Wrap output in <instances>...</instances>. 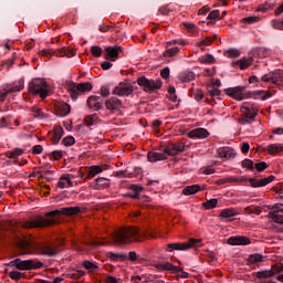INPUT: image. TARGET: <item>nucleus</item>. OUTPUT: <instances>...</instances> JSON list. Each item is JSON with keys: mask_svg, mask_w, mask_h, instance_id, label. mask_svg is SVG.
I'll use <instances>...</instances> for the list:
<instances>
[{"mask_svg": "<svg viewBox=\"0 0 283 283\" xmlns=\"http://www.w3.org/2000/svg\"><path fill=\"white\" fill-rule=\"evenodd\" d=\"M81 213V207H66L60 210H53L45 213V217H36L32 221L24 223L25 229H43L45 227H52L56 224V216H78Z\"/></svg>", "mask_w": 283, "mask_h": 283, "instance_id": "f257e3e1", "label": "nucleus"}, {"mask_svg": "<svg viewBox=\"0 0 283 283\" xmlns=\"http://www.w3.org/2000/svg\"><path fill=\"white\" fill-rule=\"evenodd\" d=\"M146 235L137 227H124L114 232L113 240L117 244H132L133 242H143Z\"/></svg>", "mask_w": 283, "mask_h": 283, "instance_id": "f03ea898", "label": "nucleus"}, {"mask_svg": "<svg viewBox=\"0 0 283 283\" xmlns=\"http://www.w3.org/2000/svg\"><path fill=\"white\" fill-rule=\"evenodd\" d=\"M241 117L239 118L240 125H251L258 116V107L251 103H243L240 108Z\"/></svg>", "mask_w": 283, "mask_h": 283, "instance_id": "7ed1b4c3", "label": "nucleus"}, {"mask_svg": "<svg viewBox=\"0 0 283 283\" xmlns=\"http://www.w3.org/2000/svg\"><path fill=\"white\" fill-rule=\"evenodd\" d=\"M94 86H92V83H74L70 82L67 84L69 94L72 98V101H78V96L81 94H86V92H92Z\"/></svg>", "mask_w": 283, "mask_h": 283, "instance_id": "20e7f679", "label": "nucleus"}, {"mask_svg": "<svg viewBox=\"0 0 283 283\" xmlns=\"http://www.w3.org/2000/svg\"><path fill=\"white\" fill-rule=\"evenodd\" d=\"M9 266H15L18 271H36V269H42L43 262L35 260L15 259L9 263Z\"/></svg>", "mask_w": 283, "mask_h": 283, "instance_id": "39448f33", "label": "nucleus"}, {"mask_svg": "<svg viewBox=\"0 0 283 283\" xmlns=\"http://www.w3.org/2000/svg\"><path fill=\"white\" fill-rule=\"evenodd\" d=\"M29 92L41 98H48V82L43 78H34L29 83Z\"/></svg>", "mask_w": 283, "mask_h": 283, "instance_id": "423d86ee", "label": "nucleus"}, {"mask_svg": "<svg viewBox=\"0 0 283 283\" xmlns=\"http://www.w3.org/2000/svg\"><path fill=\"white\" fill-rule=\"evenodd\" d=\"M200 239H189L188 242L185 243H168L166 251L168 253H174V251H189V249L200 247Z\"/></svg>", "mask_w": 283, "mask_h": 283, "instance_id": "0eeeda50", "label": "nucleus"}, {"mask_svg": "<svg viewBox=\"0 0 283 283\" xmlns=\"http://www.w3.org/2000/svg\"><path fill=\"white\" fill-rule=\"evenodd\" d=\"M261 81H263V83H272L273 85H276V87H283V70L276 69L269 74L263 75Z\"/></svg>", "mask_w": 283, "mask_h": 283, "instance_id": "6e6552de", "label": "nucleus"}, {"mask_svg": "<svg viewBox=\"0 0 283 283\" xmlns=\"http://www.w3.org/2000/svg\"><path fill=\"white\" fill-rule=\"evenodd\" d=\"M134 85H136V82H129L128 80H125L114 87L113 94L120 97L130 96V94H134Z\"/></svg>", "mask_w": 283, "mask_h": 283, "instance_id": "1a4fd4ad", "label": "nucleus"}, {"mask_svg": "<svg viewBox=\"0 0 283 283\" xmlns=\"http://www.w3.org/2000/svg\"><path fill=\"white\" fill-rule=\"evenodd\" d=\"M137 84L140 87H144L145 92H156V90H160L163 87V81L160 80H149L145 76L137 78Z\"/></svg>", "mask_w": 283, "mask_h": 283, "instance_id": "9d476101", "label": "nucleus"}, {"mask_svg": "<svg viewBox=\"0 0 283 283\" xmlns=\"http://www.w3.org/2000/svg\"><path fill=\"white\" fill-rule=\"evenodd\" d=\"M41 56H76V50L62 48L60 50L46 49L40 52Z\"/></svg>", "mask_w": 283, "mask_h": 283, "instance_id": "9b49d317", "label": "nucleus"}, {"mask_svg": "<svg viewBox=\"0 0 283 283\" xmlns=\"http://www.w3.org/2000/svg\"><path fill=\"white\" fill-rule=\"evenodd\" d=\"M269 217L277 224H283V203L272 206Z\"/></svg>", "mask_w": 283, "mask_h": 283, "instance_id": "f8f14e48", "label": "nucleus"}, {"mask_svg": "<svg viewBox=\"0 0 283 283\" xmlns=\"http://www.w3.org/2000/svg\"><path fill=\"white\" fill-rule=\"evenodd\" d=\"M245 91H247V86H237V87L226 88L224 93L228 96H231V98H234L235 101H244Z\"/></svg>", "mask_w": 283, "mask_h": 283, "instance_id": "ddd939ff", "label": "nucleus"}, {"mask_svg": "<svg viewBox=\"0 0 283 283\" xmlns=\"http://www.w3.org/2000/svg\"><path fill=\"white\" fill-rule=\"evenodd\" d=\"M105 107L112 114H116V112H120V109H123V101L118 97H109L105 101Z\"/></svg>", "mask_w": 283, "mask_h": 283, "instance_id": "4468645a", "label": "nucleus"}, {"mask_svg": "<svg viewBox=\"0 0 283 283\" xmlns=\"http://www.w3.org/2000/svg\"><path fill=\"white\" fill-rule=\"evenodd\" d=\"M86 105L91 112H101L103 109V102L101 101V96L92 95L87 98Z\"/></svg>", "mask_w": 283, "mask_h": 283, "instance_id": "2eb2a0df", "label": "nucleus"}, {"mask_svg": "<svg viewBox=\"0 0 283 283\" xmlns=\"http://www.w3.org/2000/svg\"><path fill=\"white\" fill-rule=\"evenodd\" d=\"M228 244H230L231 247H247L248 244H251V239L244 235L230 237L228 239Z\"/></svg>", "mask_w": 283, "mask_h": 283, "instance_id": "dca6fc26", "label": "nucleus"}, {"mask_svg": "<svg viewBox=\"0 0 283 283\" xmlns=\"http://www.w3.org/2000/svg\"><path fill=\"white\" fill-rule=\"evenodd\" d=\"M275 180V176L271 175L266 178L263 179H255V178H250L249 182L251 187L258 188V187H266V185H270V182H273Z\"/></svg>", "mask_w": 283, "mask_h": 283, "instance_id": "f3484780", "label": "nucleus"}, {"mask_svg": "<svg viewBox=\"0 0 283 283\" xmlns=\"http://www.w3.org/2000/svg\"><path fill=\"white\" fill-rule=\"evenodd\" d=\"M189 138H199L203 140L205 138H209V130L207 128H195L188 133Z\"/></svg>", "mask_w": 283, "mask_h": 283, "instance_id": "a211bd4d", "label": "nucleus"}, {"mask_svg": "<svg viewBox=\"0 0 283 283\" xmlns=\"http://www.w3.org/2000/svg\"><path fill=\"white\" fill-rule=\"evenodd\" d=\"M217 151L220 158H226L227 160H231V158H235V155H237L235 149L231 147H222V148H219Z\"/></svg>", "mask_w": 283, "mask_h": 283, "instance_id": "6ab92c4d", "label": "nucleus"}, {"mask_svg": "<svg viewBox=\"0 0 283 283\" xmlns=\"http://www.w3.org/2000/svg\"><path fill=\"white\" fill-rule=\"evenodd\" d=\"M65 132L63 130V126L61 125H55L53 127V133H52V137L51 140L54 145H59V143H61V138H63V134Z\"/></svg>", "mask_w": 283, "mask_h": 283, "instance_id": "aec40b11", "label": "nucleus"}, {"mask_svg": "<svg viewBox=\"0 0 283 283\" xmlns=\"http://www.w3.org/2000/svg\"><path fill=\"white\" fill-rule=\"evenodd\" d=\"M253 63V56L243 57L237 62H232V67H240V70H247L249 65Z\"/></svg>", "mask_w": 283, "mask_h": 283, "instance_id": "412c9836", "label": "nucleus"}, {"mask_svg": "<svg viewBox=\"0 0 283 283\" xmlns=\"http://www.w3.org/2000/svg\"><path fill=\"white\" fill-rule=\"evenodd\" d=\"M129 189L132 192L124 195V197L138 200L140 198V191H143V186L132 185Z\"/></svg>", "mask_w": 283, "mask_h": 283, "instance_id": "4be33fe9", "label": "nucleus"}, {"mask_svg": "<svg viewBox=\"0 0 283 283\" xmlns=\"http://www.w3.org/2000/svg\"><path fill=\"white\" fill-rule=\"evenodd\" d=\"M119 52H123V49L119 45L106 48V56H109L112 61H116V59H118Z\"/></svg>", "mask_w": 283, "mask_h": 283, "instance_id": "5701e85b", "label": "nucleus"}, {"mask_svg": "<svg viewBox=\"0 0 283 283\" xmlns=\"http://www.w3.org/2000/svg\"><path fill=\"white\" fill-rule=\"evenodd\" d=\"M7 85H10L9 92H11V94H14V92H21L25 87V80L22 77L19 81Z\"/></svg>", "mask_w": 283, "mask_h": 283, "instance_id": "b1692460", "label": "nucleus"}, {"mask_svg": "<svg viewBox=\"0 0 283 283\" xmlns=\"http://www.w3.org/2000/svg\"><path fill=\"white\" fill-rule=\"evenodd\" d=\"M74 184L72 182V179L70 178V175H62L60 177L57 187H60V189H67V187H73Z\"/></svg>", "mask_w": 283, "mask_h": 283, "instance_id": "393cba45", "label": "nucleus"}, {"mask_svg": "<svg viewBox=\"0 0 283 283\" xmlns=\"http://www.w3.org/2000/svg\"><path fill=\"white\" fill-rule=\"evenodd\" d=\"M149 163H158V160H167V155L164 153L149 151L147 156Z\"/></svg>", "mask_w": 283, "mask_h": 283, "instance_id": "a878e982", "label": "nucleus"}, {"mask_svg": "<svg viewBox=\"0 0 283 283\" xmlns=\"http://www.w3.org/2000/svg\"><path fill=\"white\" fill-rule=\"evenodd\" d=\"M140 174V168H135L134 172H129L128 170H119L115 172L117 178H134Z\"/></svg>", "mask_w": 283, "mask_h": 283, "instance_id": "bb28decb", "label": "nucleus"}, {"mask_svg": "<svg viewBox=\"0 0 283 283\" xmlns=\"http://www.w3.org/2000/svg\"><path fill=\"white\" fill-rule=\"evenodd\" d=\"M72 107L67 103H60L57 105V116L65 117L70 114Z\"/></svg>", "mask_w": 283, "mask_h": 283, "instance_id": "cd10ccee", "label": "nucleus"}, {"mask_svg": "<svg viewBox=\"0 0 283 283\" xmlns=\"http://www.w3.org/2000/svg\"><path fill=\"white\" fill-rule=\"evenodd\" d=\"M238 216V210L234 208H227L221 210L220 218H223L224 220H231V218H235Z\"/></svg>", "mask_w": 283, "mask_h": 283, "instance_id": "c85d7f7f", "label": "nucleus"}, {"mask_svg": "<svg viewBox=\"0 0 283 283\" xmlns=\"http://www.w3.org/2000/svg\"><path fill=\"white\" fill-rule=\"evenodd\" d=\"M172 44L174 42L167 43V50L163 53L164 59H172V56H176L177 52H179L180 49H178V46L169 48Z\"/></svg>", "mask_w": 283, "mask_h": 283, "instance_id": "c756f323", "label": "nucleus"}, {"mask_svg": "<svg viewBox=\"0 0 283 283\" xmlns=\"http://www.w3.org/2000/svg\"><path fill=\"white\" fill-rule=\"evenodd\" d=\"M8 94H12V91H10V84H3L2 86H0V105L6 103Z\"/></svg>", "mask_w": 283, "mask_h": 283, "instance_id": "7c9ffc66", "label": "nucleus"}, {"mask_svg": "<svg viewBox=\"0 0 283 283\" xmlns=\"http://www.w3.org/2000/svg\"><path fill=\"white\" fill-rule=\"evenodd\" d=\"M265 151L270 154V156H275V154H280V151H283V144H270Z\"/></svg>", "mask_w": 283, "mask_h": 283, "instance_id": "2f4dec72", "label": "nucleus"}, {"mask_svg": "<svg viewBox=\"0 0 283 283\" xmlns=\"http://www.w3.org/2000/svg\"><path fill=\"white\" fill-rule=\"evenodd\" d=\"M106 256L108 260H112V262H125L127 260V254H120V253H114V252H107Z\"/></svg>", "mask_w": 283, "mask_h": 283, "instance_id": "473e14b6", "label": "nucleus"}, {"mask_svg": "<svg viewBox=\"0 0 283 283\" xmlns=\"http://www.w3.org/2000/svg\"><path fill=\"white\" fill-rule=\"evenodd\" d=\"M109 187V179L99 177L95 180L94 189H107Z\"/></svg>", "mask_w": 283, "mask_h": 283, "instance_id": "72a5a7b5", "label": "nucleus"}, {"mask_svg": "<svg viewBox=\"0 0 283 283\" xmlns=\"http://www.w3.org/2000/svg\"><path fill=\"white\" fill-rule=\"evenodd\" d=\"M98 174H103V168L101 166H90L86 178L90 180V178H95Z\"/></svg>", "mask_w": 283, "mask_h": 283, "instance_id": "f704fd0d", "label": "nucleus"}, {"mask_svg": "<svg viewBox=\"0 0 283 283\" xmlns=\"http://www.w3.org/2000/svg\"><path fill=\"white\" fill-rule=\"evenodd\" d=\"M40 253H42L43 255H56V253H59V251L54 248H52L51 245L44 244L40 247Z\"/></svg>", "mask_w": 283, "mask_h": 283, "instance_id": "c9c22d12", "label": "nucleus"}, {"mask_svg": "<svg viewBox=\"0 0 283 283\" xmlns=\"http://www.w3.org/2000/svg\"><path fill=\"white\" fill-rule=\"evenodd\" d=\"M200 191V185H192V186H187L184 188L182 193L184 196H193Z\"/></svg>", "mask_w": 283, "mask_h": 283, "instance_id": "e433bc0d", "label": "nucleus"}, {"mask_svg": "<svg viewBox=\"0 0 283 283\" xmlns=\"http://www.w3.org/2000/svg\"><path fill=\"white\" fill-rule=\"evenodd\" d=\"M262 260H264V256L260 253H254V254H251L249 258H248V264L251 266L253 264H260V262H262Z\"/></svg>", "mask_w": 283, "mask_h": 283, "instance_id": "4c0bfd02", "label": "nucleus"}, {"mask_svg": "<svg viewBox=\"0 0 283 283\" xmlns=\"http://www.w3.org/2000/svg\"><path fill=\"white\" fill-rule=\"evenodd\" d=\"M31 112L34 118H39V120H43V118H48V114H45L41 108L36 106L31 107Z\"/></svg>", "mask_w": 283, "mask_h": 283, "instance_id": "58836bf2", "label": "nucleus"}, {"mask_svg": "<svg viewBox=\"0 0 283 283\" xmlns=\"http://www.w3.org/2000/svg\"><path fill=\"white\" fill-rule=\"evenodd\" d=\"M275 275V272L272 270H264L256 272V277L259 280H266V277H273Z\"/></svg>", "mask_w": 283, "mask_h": 283, "instance_id": "ea45409f", "label": "nucleus"}, {"mask_svg": "<svg viewBox=\"0 0 283 283\" xmlns=\"http://www.w3.org/2000/svg\"><path fill=\"white\" fill-rule=\"evenodd\" d=\"M214 39H218V35L214 34L213 36H207L206 39L201 40V42L199 43V48H201V50H205V48L213 43Z\"/></svg>", "mask_w": 283, "mask_h": 283, "instance_id": "a19ab883", "label": "nucleus"}, {"mask_svg": "<svg viewBox=\"0 0 283 283\" xmlns=\"http://www.w3.org/2000/svg\"><path fill=\"white\" fill-rule=\"evenodd\" d=\"M159 269L161 271H171L172 273H176V271H180L178 266L174 265L172 263L166 262L159 265Z\"/></svg>", "mask_w": 283, "mask_h": 283, "instance_id": "79ce46f5", "label": "nucleus"}, {"mask_svg": "<svg viewBox=\"0 0 283 283\" xmlns=\"http://www.w3.org/2000/svg\"><path fill=\"white\" fill-rule=\"evenodd\" d=\"M184 28H186L187 32H189V34H191L192 36H196V34H198V27H196V24L193 23L184 22Z\"/></svg>", "mask_w": 283, "mask_h": 283, "instance_id": "37998d69", "label": "nucleus"}, {"mask_svg": "<svg viewBox=\"0 0 283 283\" xmlns=\"http://www.w3.org/2000/svg\"><path fill=\"white\" fill-rule=\"evenodd\" d=\"M84 120L87 127H92V125H96V123H98V114L88 115Z\"/></svg>", "mask_w": 283, "mask_h": 283, "instance_id": "c03bdc74", "label": "nucleus"}, {"mask_svg": "<svg viewBox=\"0 0 283 283\" xmlns=\"http://www.w3.org/2000/svg\"><path fill=\"white\" fill-rule=\"evenodd\" d=\"M164 154L166 155V156H178V153H177V150H176V144H170L169 146H166L165 148H164Z\"/></svg>", "mask_w": 283, "mask_h": 283, "instance_id": "a18cd8bd", "label": "nucleus"}, {"mask_svg": "<svg viewBox=\"0 0 283 283\" xmlns=\"http://www.w3.org/2000/svg\"><path fill=\"white\" fill-rule=\"evenodd\" d=\"M82 265L84 266V269H86V271H88V273H94V271H97V269H98L96 263L87 261V260L83 261Z\"/></svg>", "mask_w": 283, "mask_h": 283, "instance_id": "49530a36", "label": "nucleus"}, {"mask_svg": "<svg viewBox=\"0 0 283 283\" xmlns=\"http://www.w3.org/2000/svg\"><path fill=\"white\" fill-rule=\"evenodd\" d=\"M222 94L221 90L214 88L213 86L208 87V96L206 97L207 101L210 98H216V96H220Z\"/></svg>", "mask_w": 283, "mask_h": 283, "instance_id": "de8ad7c7", "label": "nucleus"}, {"mask_svg": "<svg viewBox=\"0 0 283 283\" xmlns=\"http://www.w3.org/2000/svg\"><path fill=\"white\" fill-rule=\"evenodd\" d=\"M244 211L245 213H255V216H260V213H262V208L258 206H249Z\"/></svg>", "mask_w": 283, "mask_h": 283, "instance_id": "09e8293b", "label": "nucleus"}, {"mask_svg": "<svg viewBox=\"0 0 283 283\" xmlns=\"http://www.w3.org/2000/svg\"><path fill=\"white\" fill-rule=\"evenodd\" d=\"M202 207H205V209H216V207H218V199H210L203 202Z\"/></svg>", "mask_w": 283, "mask_h": 283, "instance_id": "8fccbe9b", "label": "nucleus"}, {"mask_svg": "<svg viewBox=\"0 0 283 283\" xmlns=\"http://www.w3.org/2000/svg\"><path fill=\"white\" fill-rule=\"evenodd\" d=\"M91 52L93 56H95L96 59H99V56H103V49L98 45H93L91 48Z\"/></svg>", "mask_w": 283, "mask_h": 283, "instance_id": "3c124183", "label": "nucleus"}, {"mask_svg": "<svg viewBox=\"0 0 283 283\" xmlns=\"http://www.w3.org/2000/svg\"><path fill=\"white\" fill-rule=\"evenodd\" d=\"M227 182H240V179L237 177H227L217 181L218 185H227Z\"/></svg>", "mask_w": 283, "mask_h": 283, "instance_id": "603ef678", "label": "nucleus"}, {"mask_svg": "<svg viewBox=\"0 0 283 283\" xmlns=\"http://www.w3.org/2000/svg\"><path fill=\"white\" fill-rule=\"evenodd\" d=\"M51 160H61L63 158V150H54L49 154Z\"/></svg>", "mask_w": 283, "mask_h": 283, "instance_id": "864d4df0", "label": "nucleus"}, {"mask_svg": "<svg viewBox=\"0 0 283 283\" xmlns=\"http://www.w3.org/2000/svg\"><path fill=\"white\" fill-rule=\"evenodd\" d=\"M220 18V10H213L208 14V23H213V21H216L217 19Z\"/></svg>", "mask_w": 283, "mask_h": 283, "instance_id": "5fc2aeb1", "label": "nucleus"}, {"mask_svg": "<svg viewBox=\"0 0 283 283\" xmlns=\"http://www.w3.org/2000/svg\"><path fill=\"white\" fill-rule=\"evenodd\" d=\"M241 167H243V169H250V171H253L255 169V166H253V160L251 159H244L241 163Z\"/></svg>", "mask_w": 283, "mask_h": 283, "instance_id": "6e6d98bb", "label": "nucleus"}, {"mask_svg": "<svg viewBox=\"0 0 283 283\" xmlns=\"http://www.w3.org/2000/svg\"><path fill=\"white\" fill-rule=\"evenodd\" d=\"M243 23H248V25H253V23H258L260 21L259 17L250 15L242 19Z\"/></svg>", "mask_w": 283, "mask_h": 283, "instance_id": "4d7b16f0", "label": "nucleus"}, {"mask_svg": "<svg viewBox=\"0 0 283 283\" xmlns=\"http://www.w3.org/2000/svg\"><path fill=\"white\" fill-rule=\"evenodd\" d=\"M76 143V139H74L73 136H67L62 140V144H64L65 147H72Z\"/></svg>", "mask_w": 283, "mask_h": 283, "instance_id": "13d9d810", "label": "nucleus"}, {"mask_svg": "<svg viewBox=\"0 0 283 283\" xmlns=\"http://www.w3.org/2000/svg\"><path fill=\"white\" fill-rule=\"evenodd\" d=\"M200 61H201V63H214L216 57H213V55H211V54H206L200 57Z\"/></svg>", "mask_w": 283, "mask_h": 283, "instance_id": "bf43d9fd", "label": "nucleus"}, {"mask_svg": "<svg viewBox=\"0 0 283 283\" xmlns=\"http://www.w3.org/2000/svg\"><path fill=\"white\" fill-rule=\"evenodd\" d=\"M168 93L170 94V101L176 103V101H178V96L176 95V87L169 86Z\"/></svg>", "mask_w": 283, "mask_h": 283, "instance_id": "052dcab7", "label": "nucleus"}, {"mask_svg": "<svg viewBox=\"0 0 283 283\" xmlns=\"http://www.w3.org/2000/svg\"><path fill=\"white\" fill-rule=\"evenodd\" d=\"M255 169L259 172L264 171V169H269V164H266L265 161L259 163L255 165Z\"/></svg>", "mask_w": 283, "mask_h": 283, "instance_id": "680f3d73", "label": "nucleus"}, {"mask_svg": "<svg viewBox=\"0 0 283 283\" xmlns=\"http://www.w3.org/2000/svg\"><path fill=\"white\" fill-rule=\"evenodd\" d=\"M227 54H229L231 59H238V56H240V51H238L237 49H229L227 51Z\"/></svg>", "mask_w": 283, "mask_h": 283, "instance_id": "e2e57ef3", "label": "nucleus"}, {"mask_svg": "<svg viewBox=\"0 0 283 283\" xmlns=\"http://www.w3.org/2000/svg\"><path fill=\"white\" fill-rule=\"evenodd\" d=\"M272 28H274V30H283V21L273 20Z\"/></svg>", "mask_w": 283, "mask_h": 283, "instance_id": "0e129e2a", "label": "nucleus"}, {"mask_svg": "<svg viewBox=\"0 0 283 283\" xmlns=\"http://www.w3.org/2000/svg\"><path fill=\"white\" fill-rule=\"evenodd\" d=\"M160 125H163V120H160V119L153 120L151 127H153L154 132L158 133L159 132L158 129L160 128Z\"/></svg>", "mask_w": 283, "mask_h": 283, "instance_id": "69168bd1", "label": "nucleus"}, {"mask_svg": "<svg viewBox=\"0 0 283 283\" xmlns=\"http://www.w3.org/2000/svg\"><path fill=\"white\" fill-rule=\"evenodd\" d=\"M109 94H111L109 87H107V86L101 87V95L103 96V98H107L109 96Z\"/></svg>", "mask_w": 283, "mask_h": 283, "instance_id": "338daca9", "label": "nucleus"}, {"mask_svg": "<svg viewBox=\"0 0 283 283\" xmlns=\"http://www.w3.org/2000/svg\"><path fill=\"white\" fill-rule=\"evenodd\" d=\"M32 154H35V155L43 154V146L41 145L33 146Z\"/></svg>", "mask_w": 283, "mask_h": 283, "instance_id": "774afa93", "label": "nucleus"}]
</instances>
